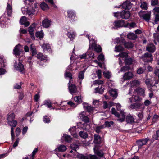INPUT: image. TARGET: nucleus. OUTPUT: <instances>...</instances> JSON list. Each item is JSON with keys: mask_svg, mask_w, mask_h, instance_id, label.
I'll list each match as a JSON object with an SVG mask.
<instances>
[{"mask_svg": "<svg viewBox=\"0 0 159 159\" xmlns=\"http://www.w3.org/2000/svg\"><path fill=\"white\" fill-rule=\"evenodd\" d=\"M96 73L99 79L101 78L102 77V71L101 70L98 69Z\"/></svg>", "mask_w": 159, "mask_h": 159, "instance_id": "774afa93", "label": "nucleus"}, {"mask_svg": "<svg viewBox=\"0 0 159 159\" xmlns=\"http://www.w3.org/2000/svg\"><path fill=\"white\" fill-rule=\"evenodd\" d=\"M131 14L128 10H123L120 12H116L114 13V16L117 18H121L122 19H128L131 16Z\"/></svg>", "mask_w": 159, "mask_h": 159, "instance_id": "f03ea898", "label": "nucleus"}, {"mask_svg": "<svg viewBox=\"0 0 159 159\" xmlns=\"http://www.w3.org/2000/svg\"><path fill=\"white\" fill-rule=\"evenodd\" d=\"M116 40L118 43H120V44H123L124 45L126 42L125 39L122 38H121L120 39L118 38L116 39Z\"/></svg>", "mask_w": 159, "mask_h": 159, "instance_id": "ea45409f", "label": "nucleus"}, {"mask_svg": "<svg viewBox=\"0 0 159 159\" xmlns=\"http://www.w3.org/2000/svg\"><path fill=\"white\" fill-rule=\"evenodd\" d=\"M104 76L107 79H109L110 78L111 76L110 75V73L109 72H104L103 73Z\"/></svg>", "mask_w": 159, "mask_h": 159, "instance_id": "e2e57ef3", "label": "nucleus"}, {"mask_svg": "<svg viewBox=\"0 0 159 159\" xmlns=\"http://www.w3.org/2000/svg\"><path fill=\"white\" fill-rule=\"evenodd\" d=\"M103 81L101 80H96L93 81V84L94 85H100L103 84Z\"/></svg>", "mask_w": 159, "mask_h": 159, "instance_id": "603ef678", "label": "nucleus"}, {"mask_svg": "<svg viewBox=\"0 0 159 159\" xmlns=\"http://www.w3.org/2000/svg\"><path fill=\"white\" fill-rule=\"evenodd\" d=\"M93 150L95 154L96 155L100 157H103L104 153L102 150H99L97 147L96 145H95L93 148Z\"/></svg>", "mask_w": 159, "mask_h": 159, "instance_id": "1a4fd4ad", "label": "nucleus"}, {"mask_svg": "<svg viewBox=\"0 0 159 159\" xmlns=\"http://www.w3.org/2000/svg\"><path fill=\"white\" fill-rule=\"evenodd\" d=\"M128 24L129 23L125 22L123 19L115 20L113 23L114 26L113 28L117 29L122 27H128Z\"/></svg>", "mask_w": 159, "mask_h": 159, "instance_id": "7ed1b4c3", "label": "nucleus"}, {"mask_svg": "<svg viewBox=\"0 0 159 159\" xmlns=\"http://www.w3.org/2000/svg\"><path fill=\"white\" fill-rule=\"evenodd\" d=\"M65 75L66 77L69 78L70 80H71L72 79V75L70 72H66Z\"/></svg>", "mask_w": 159, "mask_h": 159, "instance_id": "13d9d810", "label": "nucleus"}, {"mask_svg": "<svg viewBox=\"0 0 159 159\" xmlns=\"http://www.w3.org/2000/svg\"><path fill=\"white\" fill-rule=\"evenodd\" d=\"M109 93L110 96L115 98H116L117 96V93L116 91L114 89H111Z\"/></svg>", "mask_w": 159, "mask_h": 159, "instance_id": "72a5a7b5", "label": "nucleus"}, {"mask_svg": "<svg viewBox=\"0 0 159 159\" xmlns=\"http://www.w3.org/2000/svg\"><path fill=\"white\" fill-rule=\"evenodd\" d=\"M43 121L45 123H48L50 122V119L48 117V116L46 115L44 116L43 117Z\"/></svg>", "mask_w": 159, "mask_h": 159, "instance_id": "6e6d98bb", "label": "nucleus"}, {"mask_svg": "<svg viewBox=\"0 0 159 159\" xmlns=\"http://www.w3.org/2000/svg\"><path fill=\"white\" fill-rule=\"evenodd\" d=\"M159 129L156 130V134L152 135V137L150 139V143H152L155 140H159Z\"/></svg>", "mask_w": 159, "mask_h": 159, "instance_id": "ddd939ff", "label": "nucleus"}, {"mask_svg": "<svg viewBox=\"0 0 159 159\" xmlns=\"http://www.w3.org/2000/svg\"><path fill=\"white\" fill-rule=\"evenodd\" d=\"M15 118L14 114L13 113H11L8 117L7 118V121L12 120H14Z\"/></svg>", "mask_w": 159, "mask_h": 159, "instance_id": "3c124183", "label": "nucleus"}, {"mask_svg": "<svg viewBox=\"0 0 159 159\" xmlns=\"http://www.w3.org/2000/svg\"><path fill=\"white\" fill-rule=\"evenodd\" d=\"M140 17H142L143 19L145 20L146 21L148 22L149 21L150 19V14L149 13H147L142 15V16L141 15H139Z\"/></svg>", "mask_w": 159, "mask_h": 159, "instance_id": "4be33fe9", "label": "nucleus"}, {"mask_svg": "<svg viewBox=\"0 0 159 159\" xmlns=\"http://www.w3.org/2000/svg\"><path fill=\"white\" fill-rule=\"evenodd\" d=\"M85 112H83L80 114V119L85 123H88L89 121V119L84 115Z\"/></svg>", "mask_w": 159, "mask_h": 159, "instance_id": "dca6fc26", "label": "nucleus"}, {"mask_svg": "<svg viewBox=\"0 0 159 159\" xmlns=\"http://www.w3.org/2000/svg\"><path fill=\"white\" fill-rule=\"evenodd\" d=\"M114 124V122L113 121H106L104 125H105V127L109 128L111 127V125H113Z\"/></svg>", "mask_w": 159, "mask_h": 159, "instance_id": "f704fd0d", "label": "nucleus"}, {"mask_svg": "<svg viewBox=\"0 0 159 159\" xmlns=\"http://www.w3.org/2000/svg\"><path fill=\"white\" fill-rule=\"evenodd\" d=\"M75 33L74 32H68L67 36L69 38L73 39L75 37Z\"/></svg>", "mask_w": 159, "mask_h": 159, "instance_id": "58836bf2", "label": "nucleus"}, {"mask_svg": "<svg viewBox=\"0 0 159 159\" xmlns=\"http://www.w3.org/2000/svg\"><path fill=\"white\" fill-rule=\"evenodd\" d=\"M125 47L126 48H131L133 46V44L131 42H126L124 45Z\"/></svg>", "mask_w": 159, "mask_h": 159, "instance_id": "473e14b6", "label": "nucleus"}, {"mask_svg": "<svg viewBox=\"0 0 159 159\" xmlns=\"http://www.w3.org/2000/svg\"><path fill=\"white\" fill-rule=\"evenodd\" d=\"M132 4L131 2L128 1H126L123 2L121 5L119 6H115V7L118 8H121L125 10H129L132 7Z\"/></svg>", "mask_w": 159, "mask_h": 159, "instance_id": "20e7f679", "label": "nucleus"}, {"mask_svg": "<svg viewBox=\"0 0 159 159\" xmlns=\"http://www.w3.org/2000/svg\"><path fill=\"white\" fill-rule=\"evenodd\" d=\"M68 17L70 19L72 22L75 21L76 19L75 14L74 12L72 10H69L67 11Z\"/></svg>", "mask_w": 159, "mask_h": 159, "instance_id": "f8f14e48", "label": "nucleus"}, {"mask_svg": "<svg viewBox=\"0 0 159 159\" xmlns=\"http://www.w3.org/2000/svg\"><path fill=\"white\" fill-rule=\"evenodd\" d=\"M8 120V123L10 126L12 127H15L16 125L17 122L16 120Z\"/></svg>", "mask_w": 159, "mask_h": 159, "instance_id": "c85d7f7f", "label": "nucleus"}, {"mask_svg": "<svg viewBox=\"0 0 159 159\" xmlns=\"http://www.w3.org/2000/svg\"><path fill=\"white\" fill-rule=\"evenodd\" d=\"M159 33L157 32L154 33L153 34V36L155 39L158 42H159Z\"/></svg>", "mask_w": 159, "mask_h": 159, "instance_id": "864d4df0", "label": "nucleus"}, {"mask_svg": "<svg viewBox=\"0 0 159 159\" xmlns=\"http://www.w3.org/2000/svg\"><path fill=\"white\" fill-rule=\"evenodd\" d=\"M70 148L72 150L76 151V149L78 148V146L77 145H72L70 146Z\"/></svg>", "mask_w": 159, "mask_h": 159, "instance_id": "0e129e2a", "label": "nucleus"}, {"mask_svg": "<svg viewBox=\"0 0 159 159\" xmlns=\"http://www.w3.org/2000/svg\"><path fill=\"white\" fill-rule=\"evenodd\" d=\"M96 93H99L101 94H102L103 92V90L102 87L100 88L99 87H97L95 89Z\"/></svg>", "mask_w": 159, "mask_h": 159, "instance_id": "c03bdc74", "label": "nucleus"}, {"mask_svg": "<svg viewBox=\"0 0 159 159\" xmlns=\"http://www.w3.org/2000/svg\"><path fill=\"white\" fill-rule=\"evenodd\" d=\"M120 57L124 58H125L128 57V53L126 52H122L120 54Z\"/></svg>", "mask_w": 159, "mask_h": 159, "instance_id": "4d7b16f0", "label": "nucleus"}, {"mask_svg": "<svg viewBox=\"0 0 159 159\" xmlns=\"http://www.w3.org/2000/svg\"><path fill=\"white\" fill-rule=\"evenodd\" d=\"M79 135L80 137L84 139H86L88 137V134L87 132L84 131H81L79 133Z\"/></svg>", "mask_w": 159, "mask_h": 159, "instance_id": "2f4dec72", "label": "nucleus"}, {"mask_svg": "<svg viewBox=\"0 0 159 159\" xmlns=\"http://www.w3.org/2000/svg\"><path fill=\"white\" fill-rule=\"evenodd\" d=\"M40 7L42 10H44L48 8V5L44 2L41 3L40 5Z\"/></svg>", "mask_w": 159, "mask_h": 159, "instance_id": "c9c22d12", "label": "nucleus"}, {"mask_svg": "<svg viewBox=\"0 0 159 159\" xmlns=\"http://www.w3.org/2000/svg\"><path fill=\"white\" fill-rule=\"evenodd\" d=\"M136 26V24L134 22H132L128 25V27L129 28H133Z\"/></svg>", "mask_w": 159, "mask_h": 159, "instance_id": "680f3d73", "label": "nucleus"}, {"mask_svg": "<svg viewBox=\"0 0 159 159\" xmlns=\"http://www.w3.org/2000/svg\"><path fill=\"white\" fill-rule=\"evenodd\" d=\"M37 25V24L36 23L34 22L28 28V31L30 35L31 39L33 40H34L35 39L33 32L35 29L36 26Z\"/></svg>", "mask_w": 159, "mask_h": 159, "instance_id": "39448f33", "label": "nucleus"}, {"mask_svg": "<svg viewBox=\"0 0 159 159\" xmlns=\"http://www.w3.org/2000/svg\"><path fill=\"white\" fill-rule=\"evenodd\" d=\"M30 51L31 52V55L32 56H35L37 54V51L34 45L32 44L30 45Z\"/></svg>", "mask_w": 159, "mask_h": 159, "instance_id": "aec40b11", "label": "nucleus"}, {"mask_svg": "<svg viewBox=\"0 0 159 159\" xmlns=\"http://www.w3.org/2000/svg\"><path fill=\"white\" fill-rule=\"evenodd\" d=\"M115 48L116 49V51L118 52L123 51L124 50V47L120 45L118 46H116Z\"/></svg>", "mask_w": 159, "mask_h": 159, "instance_id": "e433bc0d", "label": "nucleus"}, {"mask_svg": "<svg viewBox=\"0 0 159 159\" xmlns=\"http://www.w3.org/2000/svg\"><path fill=\"white\" fill-rule=\"evenodd\" d=\"M139 95H134V97H133V98L134 101V102H140L142 100V98L140 97Z\"/></svg>", "mask_w": 159, "mask_h": 159, "instance_id": "a19ab883", "label": "nucleus"}, {"mask_svg": "<svg viewBox=\"0 0 159 159\" xmlns=\"http://www.w3.org/2000/svg\"><path fill=\"white\" fill-rule=\"evenodd\" d=\"M151 5L152 6H154L157 5L159 3L158 0H152L151 2Z\"/></svg>", "mask_w": 159, "mask_h": 159, "instance_id": "bf43d9fd", "label": "nucleus"}, {"mask_svg": "<svg viewBox=\"0 0 159 159\" xmlns=\"http://www.w3.org/2000/svg\"><path fill=\"white\" fill-rule=\"evenodd\" d=\"M143 105V103L140 102H136L130 105V107L132 109H137L141 108V107Z\"/></svg>", "mask_w": 159, "mask_h": 159, "instance_id": "a211bd4d", "label": "nucleus"}, {"mask_svg": "<svg viewBox=\"0 0 159 159\" xmlns=\"http://www.w3.org/2000/svg\"><path fill=\"white\" fill-rule=\"evenodd\" d=\"M38 151V148H36L34 149V150L33 151L32 153V159H34V157L35 155L37 153V152Z\"/></svg>", "mask_w": 159, "mask_h": 159, "instance_id": "69168bd1", "label": "nucleus"}, {"mask_svg": "<svg viewBox=\"0 0 159 159\" xmlns=\"http://www.w3.org/2000/svg\"><path fill=\"white\" fill-rule=\"evenodd\" d=\"M101 136L97 134H95L94 135L93 143L96 144L100 145L101 143Z\"/></svg>", "mask_w": 159, "mask_h": 159, "instance_id": "4468645a", "label": "nucleus"}, {"mask_svg": "<svg viewBox=\"0 0 159 159\" xmlns=\"http://www.w3.org/2000/svg\"><path fill=\"white\" fill-rule=\"evenodd\" d=\"M51 20L48 19H45L42 22V25L43 27L48 28L51 25Z\"/></svg>", "mask_w": 159, "mask_h": 159, "instance_id": "f3484780", "label": "nucleus"}, {"mask_svg": "<svg viewBox=\"0 0 159 159\" xmlns=\"http://www.w3.org/2000/svg\"><path fill=\"white\" fill-rule=\"evenodd\" d=\"M84 71H80L78 75V78L80 79H83L84 77Z\"/></svg>", "mask_w": 159, "mask_h": 159, "instance_id": "09e8293b", "label": "nucleus"}, {"mask_svg": "<svg viewBox=\"0 0 159 159\" xmlns=\"http://www.w3.org/2000/svg\"><path fill=\"white\" fill-rule=\"evenodd\" d=\"M26 17L25 16H23L22 17L20 20V23L21 25H23L24 23L26 21Z\"/></svg>", "mask_w": 159, "mask_h": 159, "instance_id": "de8ad7c7", "label": "nucleus"}, {"mask_svg": "<svg viewBox=\"0 0 159 159\" xmlns=\"http://www.w3.org/2000/svg\"><path fill=\"white\" fill-rule=\"evenodd\" d=\"M141 58L145 62L147 63L151 62L153 60L152 55L151 53L146 52L141 56Z\"/></svg>", "mask_w": 159, "mask_h": 159, "instance_id": "423d86ee", "label": "nucleus"}, {"mask_svg": "<svg viewBox=\"0 0 159 159\" xmlns=\"http://www.w3.org/2000/svg\"><path fill=\"white\" fill-rule=\"evenodd\" d=\"M84 108L87 110V111L89 112H91L93 110V108L90 106H85L84 105Z\"/></svg>", "mask_w": 159, "mask_h": 159, "instance_id": "8fccbe9b", "label": "nucleus"}, {"mask_svg": "<svg viewBox=\"0 0 159 159\" xmlns=\"http://www.w3.org/2000/svg\"><path fill=\"white\" fill-rule=\"evenodd\" d=\"M44 105H46L48 108H50L52 107L51 103L50 101L48 100L44 101Z\"/></svg>", "mask_w": 159, "mask_h": 159, "instance_id": "a18cd8bd", "label": "nucleus"}, {"mask_svg": "<svg viewBox=\"0 0 159 159\" xmlns=\"http://www.w3.org/2000/svg\"><path fill=\"white\" fill-rule=\"evenodd\" d=\"M98 60L99 61H102L104 59V55L102 53L100 54L97 57Z\"/></svg>", "mask_w": 159, "mask_h": 159, "instance_id": "5fc2aeb1", "label": "nucleus"}, {"mask_svg": "<svg viewBox=\"0 0 159 159\" xmlns=\"http://www.w3.org/2000/svg\"><path fill=\"white\" fill-rule=\"evenodd\" d=\"M69 90L71 93H75L76 92L77 88L76 86L73 84H71L69 87Z\"/></svg>", "mask_w": 159, "mask_h": 159, "instance_id": "a878e982", "label": "nucleus"}, {"mask_svg": "<svg viewBox=\"0 0 159 159\" xmlns=\"http://www.w3.org/2000/svg\"><path fill=\"white\" fill-rule=\"evenodd\" d=\"M149 140L150 141V139L148 137L137 140L136 142V143L138 145V148H141L143 146L146 145L147 142Z\"/></svg>", "mask_w": 159, "mask_h": 159, "instance_id": "0eeeda50", "label": "nucleus"}, {"mask_svg": "<svg viewBox=\"0 0 159 159\" xmlns=\"http://www.w3.org/2000/svg\"><path fill=\"white\" fill-rule=\"evenodd\" d=\"M20 46L19 44L16 45L13 50V53L16 57L19 56L21 53Z\"/></svg>", "mask_w": 159, "mask_h": 159, "instance_id": "9b49d317", "label": "nucleus"}, {"mask_svg": "<svg viewBox=\"0 0 159 159\" xmlns=\"http://www.w3.org/2000/svg\"><path fill=\"white\" fill-rule=\"evenodd\" d=\"M66 149V147L64 145H61L58 147L56 149V150H58L59 152H63Z\"/></svg>", "mask_w": 159, "mask_h": 159, "instance_id": "cd10ccee", "label": "nucleus"}, {"mask_svg": "<svg viewBox=\"0 0 159 159\" xmlns=\"http://www.w3.org/2000/svg\"><path fill=\"white\" fill-rule=\"evenodd\" d=\"M76 157L79 159H89L87 157L85 156L83 154L79 153L77 155Z\"/></svg>", "mask_w": 159, "mask_h": 159, "instance_id": "37998d69", "label": "nucleus"}, {"mask_svg": "<svg viewBox=\"0 0 159 159\" xmlns=\"http://www.w3.org/2000/svg\"><path fill=\"white\" fill-rule=\"evenodd\" d=\"M36 57L38 60L37 61V64L40 68H42L45 63L49 61L48 57L42 53H38Z\"/></svg>", "mask_w": 159, "mask_h": 159, "instance_id": "f257e3e1", "label": "nucleus"}, {"mask_svg": "<svg viewBox=\"0 0 159 159\" xmlns=\"http://www.w3.org/2000/svg\"><path fill=\"white\" fill-rule=\"evenodd\" d=\"M42 47L44 49L45 48L47 50L50 49V46L49 44H44L42 45Z\"/></svg>", "mask_w": 159, "mask_h": 159, "instance_id": "052dcab7", "label": "nucleus"}, {"mask_svg": "<svg viewBox=\"0 0 159 159\" xmlns=\"http://www.w3.org/2000/svg\"><path fill=\"white\" fill-rule=\"evenodd\" d=\"M134 118L131 115H129L126 117V121L128 123H132L134 122Z\"/></svg>", "mask_w": 159, "mask_h": 159, "instance_id": "393cba45", "label": "nucleus"}, {"mask_svg": "<svg viewBox=\"0 0 159 159\" xmlns=\"http://www.w3.org/2000/svg\"><path fill=\"white\" fill-rule=\"evenodd\" d=\"M21 131L20 128H17L16 130V136L18 137L20 134Z\"/></svg>", "mask_w": 159, "mask_h": 159, "instance_id": "338daca9", "label": "nucleus"}, {"mask_svg": "<svg viewBox=\"0 0 159 159\" xmlns=\"http://www.w3.org/2000/svg\"><path fill=\"white\" fill-rule=\"evenodd\" d=\"M137 37V36L135 34L132 32L129 33L127 35V38L131 40L136 39Z\"/></svg>", "mask_w": 159, "mask_h": 159, "instance_id": "b1692460", "label": "nucleus"}, {"mask_svg": "<svg viewBox=\"0 0 159 159\" xmlns=\"http://www.w3.org/2000/svg\"><path fill=\"white\" fill-rule=\"evenodd\" d=\"M146 50L151 53H153L156 50L155 46L152 43L148 44L146 47Z\"/></svg>", "mask_w": 159, "mask_h": 159, "instance_id": "9d476101", "label": "nucleus"}, {"mask_svg": "<svg viewBox=\"0 0 159 159\" xmlns=\"http://www.w3.org/2000/svg\"><path fill=\"white\" fill-rule=\"evenodd\" d=\"M15 66V68L16 70L20 72H22L24 70V65L21 63L19 62L18 64Z\"/></svg>", "mask_w": 159, "mask_h": 159, "instance_id": "412c9836", "label": "nucleus"}, {"mask_svg": "<svg viewBox=\"0 0 159 159\" xmlns=\"http://www.w3.org/2000/svg\"><path fill=\"white\" fill-rule=\"evenodd\" d=\"M140 7L142 9L147 10L148 9L147 4V3L145 2H142Z\"/></svg>", "mask_w": 159, "mask_h": 159, "instance_id": "79ce46f5", "label": "nucleus"}, {"mask_svg": "<svg viewBox=\"0 0 159 159\" xmlns=\"http://www.w3.org/2000/svg\"><path fill=\"white\" fill-rule=\"evenodd\" d=\"M133 76V73L131 72L128 71L124 74L123 75V78L124 80H127L132 78Z\"/></svg>", "mask_w": 159, "mask_h": 159, "instance_id": "2eb2a0df", "label": "nucleus"}, {"mask_svg": "<svg viewBox=\"0 0 159 159\" xmlns=\"http://www.w3.org/2000/svg\"><path fill=\"white\" fill-rule=\"evenodd\" d=\"M135 90L139 95L142 96L143 97H144L145 95V90L143 89L138 87Z\"/></svg>", "mask_w": 159, "mask_h": 159, "instance_id": "6ab92c4d", "label": "nucleus"}, {"mask_svg": "<svg viewBox=\"0 0 159 159\" xmlns=\"http://www.w3.org/2000/svg\"><path fill=\"white\" fill-rule=\"evenodd\" d=\"M133 62V59L131 57H127L126 58H125L124 63L126 65L130 66L132 64Z\"/></svg>", "mask_w": 159, "mask_h": 159, "instance_id": "bb28decb", "label": "nucleus"}, {"mask_svg": "<svg viewBox=\"0 0 159 159\" xmlns=\"http://www.w3.org/2000/svg\"><path fill=\"white\" fill-rule=\"evenodd\" d=\"M92 49L90 45L88 50L86 53L87 56H88V58H87V59L91 57H92L93 58H94L93 57L94 56V53L92 51L90 50V49Z\"/></svg>", "mask_w": 159, "mask_h": 159, "instance_id": "5701e85b", "label": "nucleus"}, {"mask_svg": "<svg viewBox=\"0 0 159 159\" xmlns=\"http://www.w3.org/2000/svg\"><path fill=\"white\" fill-rule=\"evenodd\" d=\"M35 36L40 39L43 38L44 36L43 32V31H37L35 33Z\"/></svg>", "mask_w": 159, "mask_h": 159, "instance_id": "7c9ffc66", "label": "nucleus"}, {"mask_svg": "<svg viewBox=\"0 0 159 159\" xmlns=\"http://www.w3.org/2000/svg\"><path fill=\"white\" fill-rule=\"evenodd\" d=\"M64 138L65 141L67 143H70L71 141L72 138L70 136L67 135H64Z\"/></svg>", "mask_w": 159, "mask_h": 159, "instance_id": "4c0bfd02", "label": "nucleus"}, {"mask_svg": "<svg viewBox=\"0 0 159 159\" xmlns=\"http://www.w3.org/2000/svg\"><path fill=\"white\" fill-rule=\"evenodd\" d=\"M74 100L75 102L79 103H81L82 102L80 96L75 97L74 98Z\"/></svg>", "mask_w": 159, "mask_h": 159, "instance_id": "49530a36", "label": "nucleus"}, {"mask_svg": "<svg viewBox=\"0 0 159 159\" xmlns=\"http://www.w3.org/2000/svg\"><path fill=\"white\" fill-rule=\"evenodd\" d=\"M131 70L130 66L128 65H126L121 68L120 71L121 72H125Z\"/></svg>", "mask_w": 159, "mask_h": 159, "instance_id": "c756f323", "label": "nucleus"}, {"mask_svg": "<svg viewBox=\"0 0 159 159\" xmlns=\"http://www.w3.org/2000/svg\"><path fill=\"white\" fill-rule=\"evenodd\" d=\"M90 45L92 49H94L95 51L97 53L101 52L102 51V48L100 45L97 46L94 40L92 41V44Z\"/></svg>", "mask_w": 159, "mask_h": 159, "instance_id": "6e6552de", "label": "nucleus"}]
</instances>
